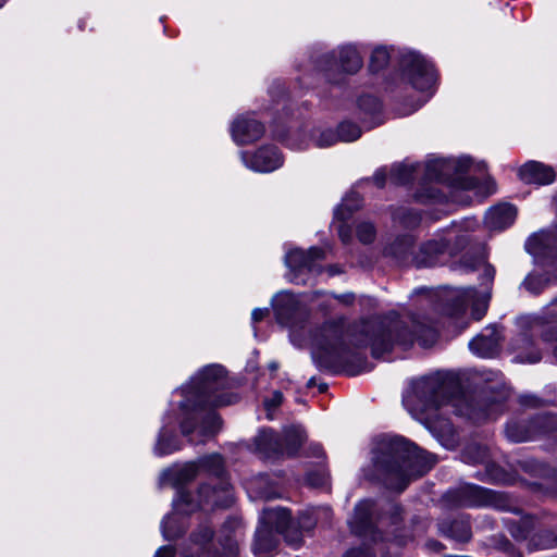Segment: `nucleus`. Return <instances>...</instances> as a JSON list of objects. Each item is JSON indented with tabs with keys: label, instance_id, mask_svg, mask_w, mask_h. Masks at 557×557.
I'll return each mask as SVG.
<instances>
[{
	"label": "nucleus",
	"instance_id": "f257e3e1",
	"mask_svg": "<svg viewBox=\"0 0 557 557\" xmlns=\"http://www.w3.org/2000/svg\"><path fill=\"white\" fill-rule=\"evenodd\" d=\"M404 404L410 411L425 414L429 428L443 436H451L454 428L448 419L440 417V410L443 414L467 417L474 423L495 419L502 413L500 404L469 399L454 375L440 372L413 381L411 393L404 397Z\"/></svg>",
	"mask_w": 557,
	"mask_h": 557
},
{
	"label": "nucleus",
	"instance_id": "f03ea898",
	"mask_svg": "<svg viewBox=\"0 0 557 557\" xmlns=\"http://www.w3.org/2000/svg\"><path fill=\"white\" fill-rule=\"evenodd\" d=\"M226 385L224 368L220 364H210L193 377L188 386L182 388V434L189 436L200 421L198 428L202 438L197 442L190 438L191 443H203L206 437L220 431L221 419L211 408L227 406L237 400L235 394L223 392Z\"/></svg>",
	"mask_w": 557,
	"mask_h": 557
},
{
	"label": "nucleus",
	"instance_id": "7ed1b4c3",
	"mask_svg": "<svg viewBox=\"0 0 557 557\" xmlns=\"http://www.w3.org/2000/svg\"><path fill=\"white\" fill-rule=\"evenodd\" d=\"M377 480L388 488L403 492L409 481L429 472L436 463L432 454L404 437H385L373 458Z\"/></svg>",
	"mask_w": 557,
	"mask_h": 557
},
{
	"label": "nucleus",
	"instance_id": "20e7f679",
	"mask_svg": "<svg viewBox=\"0 0 557 557\" xmlns=\"http://www.w3.org/2000/svg\"><path fill=\"white\" fill-rule=\"evenodd\" d=\"M360 333L364 338L357 346H371L374 358L391 351L394 345L408 348L418 342L422 347H429L437 337L436 330L432 325L411 319L409 326L396 314L364 322Z\"/></svg>",
	"mask_w": 557,
	"mask_h": 557
},
{
	"label": "nucleus",
	"instance_id": "39448f33",
	"mask_svg": "<svg viewBox=\"0 0 557 557\" xmlns=\"http://www.w3.org/2000/svg\"><path fill=\"white\" fill-rule=\"evenodd\" d=\"M320 368L331 369L348 359L351 349L344 339V327L338 323H325L310 332L305 342Z\"/></svg>",
	"mask_w": 557,
	"mask_h": 557
},
{
	"label": "nucleus",
	"instance_id": "423d86ee",
	"mask_svg": "<svg viewBox=\"0 0 557 557\" xmlns=\"http://www.w3.org/2000/svg\"><path fill=\"white\" fill-rule=\"evenodd\" d=\"M199 470L208 472L218 484H203L199 488L200 502L206 505L227 507L233 502L231 484L224 476V463L220 455L213 454L198 460Z\"/></svg>",
	"mask_w": 557,
	"mask_h": 557
},
{
	"label": "nucleus",
	"instance_id": "0eeeda50",
	"mask_svg": "<svg viewBox=\"0 0 557 557\" xmlns=\"http://www.w3.org/2000/svg\"><path fill=\"white\" fill-rule=\"evenodd\" d=\"M362 66V58L355 46L346 45L338 50V60L335 52L323 54L318 61V69L323 77L332 83L342 82L341 67L346 73H356Z\"/></svg>",
	"mask_w": 557,
	"mask_h": 557
},
{
	"label": "nucleus",
	"instance_id": "6e6552de",
	"mask_svg": "<svg viewBox=\"0 0 557 557\" xmlns=\"http://www.w3.org/2000/svg\"><path fill=\"white\" fill-rule=\"evenodd\" d=\"M325 258L324 250L319 247H311L307 251L294 248L285 256V265L289 269L288 280L295 284H307L308 277L305 274L319 273V261Z\"/></svg>",
	"mask_w": 557,
	"mask_h": 557
},
{
	"label": "nucleus",
	"instance_id": "1a4fd4ad",
	"mask_svg": "<svg viewBox=\"0 0 557 557\" xmlns=\"http://www.w3.org/2000/svg\"><path fill=\"white\" fill-rule=\"evenodd\" d=\"M400 67L405 78L411 86L420 91H429L433 88L436 74L433 65L420 54L409 51L401 54Z\"/></svg>",
	"mask_w": 557,
	"mask_h": 557
},
{
	"label": "nucleus",
	"instance_id": "9d476101",
	"mask_svg": "<svg viewBox=\"0 0 557 557\" xmlns=\"http://www.w3.org/2000/svg\"><path fill=\"white\" fill-rule=\"evenodd\" d=\"M458 502L465 507H493L503 511H512L513 506L506 494L478 485H466L458 490Z\"/></svg>",
	"mask_w": 557,
	"mask_h": 557
},
{
	"label": "nucleus",
	"instance_id": "9b49d317",
	"mask_svg": "<svg viewBox=\"0 0 557 557\" xmlns=\"http://www.w3.org/2000/svg\"><path fill=\"white\" fill-rule=\"evenodd\" d=\"M553 431H557V414L539 416L530 422L512 421L505 429L507 438L513 443L531 441L540 433Z\"/></svg>",
	"mask_w": 557,
	"mask_h": 557
},
{
	"label": "nucleus",
	"instance_id": "f8f14e48",
	"mask_svg": "<svg viewBox=\"0 0 557 557\" xmlns=\"http://www.w3.org/2000/svg\"><path fill=\"white\" fill-rule=\"evenodd\" d=\"M471 159L469 157L434 158L429 159L424 165V178L428 181H450L469 171Z\"/></svg>",
	"mask_w": 557,
	"mask_h": 557
},
{
	"label": "nucleus",
	"instance_id": "ddd939ff",
	"mask_svg": "<svg viewBox=\"0 0 557 557\" xmlns=\"http://www.w3.org/2000/svg\"><path fill=\"white\" fill-rule=\"evenodd\" d=\"M273 308L278 323L290 327V337L296 343V326L305 315L306 311L296 298L288 292L278 293L273 299Z\"/></svg>",
	"mask_w": 557,
	"mask_h": 557
},
{
	"label": "nucleus",
	"instance_id": "4468645a",
	"mask_svg": "<svg viewBox=\"0 0 557 557\" xmlns=\"http://www.w3.org/2000/svg\"><path fill=\"white\" fill-rule=\"evenodd\" d=\"M261 523L271 528L274 532L284 536L285 541L293 545L300 544V532L294 529V520L286 508H267L262 512Z\"/></svg>",
	"mask_w": 557,
	"mask_h": 557
},
{
	"label": "nucleus",
	"instance_id": "2eb2a0df",
	"mask_svg": "<svg viewBox=\"0 0 557 557\" xmlns=\"http://www.w3.org/2000/svg\"><path fill=\"white\" fill-rule=\"evenodd\" d=\"M376 505L373 500L364 499L355 507L354 516L350 520L352 532L360 536L370 537L372 541L383 540L382 535L375 529Z\"/></svg>",
	"mask_w": 557,
	"mask_h": 557
},
{
	"label": "nucleus",
	"instance_id": "dca6fc26",
	"mask_svg": "<svg viewBox=\"0 0 557 557\" xmlns=\"http://www.w3.org/2000/svg\"><path fill=\"white\" fill-rule=\"evenodd\" d=\"M245 165L256 172H271L283 163L281 153L275 146H264L253 153L242 152Z\"/></svg>",
	"mask_w": 557,
	"mask_h": 557
},
{
	"label": "nucleus",
	"instance_id": "f3484780",
	"mask_svg": "<svg viewBox=\"0 0 557 557\" xmlns=\"http://www.w3.org/2000/svg\"><path fill=\"white\" fill-rule=\"evenodd\" d=\"M474 222L451 223L442 230L440 236L446 244V252L455 255L470 243V232L474 230Z\"/></svg>",
	"mask_w": 557,
	"mask_h": 557
},
{
	"label": "nucleus",
	"instance_id": "a211bd4d",
	"mask_svg": "<svg viewBox=\"0 0 557 557\" xmlns=\"http://www.w3.org/2000/svg\"><path fill=\"white\" fill-rule=\"evenodd\" d=\"M502 339L503 334L499 326L491 324L469 343V348L480 357H493L497 352Z\"/></svg>",
	"mask_w": 557,
	"mask_h": 557
},
{
	"label": "nucleus",
	"instance_id": "6ab92c4d",
	"mask_svg": "<svg viewBox=\"0 0 557 557\" xmlns=\"http://www.w3.org/2000/svg\"><path fill=\"white\" fill-rule=\"evenodd\" d=\"M445 253L446 244L442 240L440 233H436L433 238L421 244L416 251L413 265L417 268L434 267Z\"/></svg>",
	"mask_w": 557,
	"mask_h": 557
},
{
	"label": "nucleus",
	"instance_id": "aec40b11",
	"mask_svg": "<svg viewBox=\"0 0 557 557\" xmlns=\"http://www.w3.org/2000/svg\"><path fill=\"white\" fill-rule=\"evenodd\" d=\"M232 137L238 145L251 144L264 133L263 125L255 119L240 116L232 125Z\"/></svg>",
	"mask_w": 557,
	"mask_h": 557
},
{
	"label": "nucleus",
	"instance_id": "412c9836",
	"mask_svg": "<svg viewBox=\"0 0 557 557\" xmlns=\"http://www.w3.org/2000/svg\"><path fill=\"white\" fill-rule=\"evenodd\" d=\"M414 238L411 235H401L387 244L384 255L393 258L401 265H413L416 250L413 249Z\"/></svg>",
	"mask_w": 557,
	"mask_h": 557
},
{
	"label": "nucleus",
	"instance_id": "4be33fe9",
	"mask_svg": "<svg viewBox=\"0 0 557 557\" xmlns=\"http://www.w3.org/2000/svg\"><path fill=\"white\" fill-rule=\"evenodd\" d=\"M518 175L524 183L536 185L550 184L554 182L556 176L553 168L537 161H529L523 164L519 169Z\"/></svg>",
	"mask_w": 557,
	"mask_h": 557
},
{
	"label": "nucleus",
	"instance_id": "5701e85b",
	"mask_svg": "<svg viewBox=\"0 0 557 557\" xmlns=\"http://www.w3.org/2000/svg\"><path fill=\"white\" fill-rule=\"evenodd\" d=\"M181 441L174 434L173 421L170 416H166L164 419V424L159 432L156 445L153 447V453L154 455L161 457L170 455L181 449Z\"/></svg>",
	"mask_w": 557,
	"mask_h": 557
},
{
	"label": "nucleus",
	"instance_id": "b1692460",
	"mask_svg": "<svg viewBox=\"0 0 557 557\" xmlns=\"http://www.w3.org/2000/svg\"><path fill=\"white\" fill-rule=\"evenodd\" d=\"M517 216V209L508 203L491 208L485 214V224L492 231H502L510 226Z\"/></svg>",
	"mask_w": 557,
	"mask_h": 557
},
{
	"label": "nucleus",
	"instance_id": "393cba45",
	"mask_svg": "<svg viewBox=\"0 0 557 557\" xmlns=\"http://www.w3.org/2000/svg\"><path fill=\"white\" fill-rule=\"evenodd\" d=\"M440 533L456 542H468L471 539V527L467 517L444 519L438 522Z\"/></svg>",
	"mask_w": 557,
	"mask_h": 557
},
{
	"label": "nucleus",
	"instance_id": "a878e982",
	"mask_svg": "<svg viewBox=\"0 0 557 557\" xmlns=\"http://www.w3.org/2000/svg\"><path fill=\"white\" fill-rule=\"evenodd\" d=\"M255 444L265 458L284 455L282 437L271 429L260 431L255 438Z\"/></svg>",
	"mask_w": 557,
	"mask_h": 557
},
{
	"label": "nucleus",
	"instance_id": "bb28decb",
	"mask_svg": "<svg viewBox=\"0 0 557 557\" xmlns=\"http://www.w3.org/2000/svg\"><path fill=\"white\" fill-rule=\"evenodd\" d=\"M277 545L276 532L260 523L256 531L253 552L257 557H269Z\"/></svg>",
	"mask_w": 557,
	"mask_h": 557
},
{
	"label": "nucleus",
	"instance_id": "cd10ccee",
	"mask_svg": "<svg viewBox=\"0 0 557 557\" xmlns=\"http://www.w3.org/2000/svg\"><path fill=\"white\" fill-rule=\"evenodd\" d=\"M199 463L188 462L178 468L168 469L163 472V476L173 482L174 485H183L193 481L199 472Z\"/></svg>",
	"mask_w": 557,
	"mask_h": 557
},
{
	"label": "nucleus",
	"instance_id": "c85d7f7f",
	"mask_svg": "<svg viewBox=\"0 0 557 557\" xmlns=\"http://www.w3.org/2000/svg\"><path fill=\"white\" fill-rule=\"evenodd\" d=\"M508 532L517 541H524L535 527V521L530 516L520 517L518 519H507L505 521Z\"/></svg>",
	"mask_w": 557,
	"mask_h": 557
},
{
	"label": "nucleus",
	"instance_id": "c756f323",
	"mask_svg": "<svg viewBox=\"0 0 557 557\" xmlns=\"http://www.w3.org/2000/svg\"><path fill=\"white\" fill-rule=\"evenodd\" d=\"M281 437L284 445V454L294 455L305 442L307 435L300 425H292L284 429V435Z\"/></svg>",
	"mask_w": 557,
	"mask_h": 557
},
{
	"label": "nucleus",
	"instance_id": "7c9ffc66",
	"mask_svg": "<svg viewBox=\"0 0 557 557\" xmlns=\"http://www.w3.org/2000/svg\"><path fill=\"white\" fill-rule=\"evenodd\" d=\"M321 515H329V509L310 508L301 511L297 518V522L294 521V529L298 530L301 536L302 532H309L315 527Z\"/></svg>",
	"mask_w": 557,
	"mask_h": 557
},
{
	"label": "nucleus",
	"instance_id": "2f4dec72",
	"mask_svg": "<svg viewBox=\"0 0 557 557\" xmlns=\"http://www.w3.org/2000/svg\"><path fill=\"white\" fill-rule=\"evenodd\" d=\"M515 349L520 350L515 357L519 362L535 363L541 360L540 350L533 348L532 341L527 335L516 341Z\"/></svg>",
	"mask_w": 557,
	"mask_h": 557
},
{
	"label": "nucleus",
	"instance_id": "473e14b6",
	"mask_svg": "<svg viewBox=\"0 0 557 557\" xmlns=\"http://www.w3.org/2000/svg\"><path fill=\"white\" fill-rule=\"evenodd\" d=\"M422 170L421 164L399 163L393 165L389 178L397 185H404L414 178V174Z\"/></svg>",
	"mask_w": 557,
	"mask_h": 557
},
{
	"label": "nucleus",
	"instance_id": "72a5a7b5",
	"mask_svg": "<svg viewBox=\"0 0 557 557\" xmlns=\"http://www.w3.org/2000/svg\"><path fill=\"white\" fill-rule=\"evenodd\" d=\"M362 205V198L357 191L349 193L343 202L335 210V218L339 221H347L354 211L358 210Z\"/></svg>",
	"mask_w": 557,
	"mask_h": 557
},
{
	"label": "nucleus",
	"instance_id": "f704fd0d",
	"mask_svg": "<svg viewBox=\"0 0 557 557\" xmlns=\"http://www.w3.org/2000/svg\"><path fill=\"white\" fill-rule=\"evenodd\" d=\"M460 184L463 189L475 190L478 195L484 197L494 194L496 189L495 182L491 177H487L482 183L479 182V180L476 178L468 177L463 180Z\"/></svg>",
	"mask_w": 557,
	"mask_h": 557
},
{
	"label": "nucleus",
	"instance_id": "c9c22d12",
	"mask_svg": "<svg viewBox=\"0 0 557 557\" xmlns=\"http://www.w3.org/2000/svg\"><path fill=\"white\" fill-rule=\"evenodd\" d=\"M393 220L404 227L413 228L420 224L421 215L414 210L398 208L393 212Z\"/></svg>",
	"mask_w": 557,
	"mask_h": 557
},
{
	"label": "nucleus",
	"instance_id": "e433bc0d",
	"mask_svg": "<svg viewBox=\"0 0 557 557\" xmlns=\"http://www.w3.org/2000/svg\"><path fill=\"white\" fill-rule=\"evenodd\" d=\"M463 458L468 462L485 463L488 459V453L484 446L476 444L469 445L463 453Z\"/></svg>",
	"mask_w": 557,
	"mask_h": 557
},
{
	"label": "nucleus",
	"instance_id": "4c0bfd02",
	"mask_svg": "<svg viewBox=\"0 0 557 557\" xmlns=\"http://www.w3.org/2000/svg\"><path fill=\"white\" fill-rule=\"evenodd\" d=\"M337 136L341 141H354L361 136V129L357 124L343 122L337 127Z\"/></svg>",
	"mask_w": 557,
	"mask_h": 557
},
{
	"label": "nucleus",
	"instance_id": "58836bf2",
	"mask_svg": "<svg viewBox=\"0 0 557 557\" xmlns=\"http://www.w3.org/2000/svg\"><path fill=\"white\" fill-rule=\"evenodd\" d=\"M557 544L556 535L550 531H542L531 539V545L534 548L548 549Z\"/></svg>",
	"mask_w": 557,
	"mask_h": 557
},
{
	"label": "nucleus",
	"instance_id": "ea45409f",
	"mask_svg": "<svg viewBox=\"0 0 557 557\" xmlns=\"http://www.w3.org/2000/svg\"><path fill=\"white\" fill-rule=\"evenodd\" d=\"M389 61V52L385 47H376L373 49L370 59V70L377 72L385 67Z\"/></svg>",
	"mask_w": 557,
	"mask_h": 557
},
{
	"label": "nucleus",
	"instance_id": "a19ab883",
	"mask_svg": "<svg viewBox=\"0 0 557 557\" xmlns=\"http://www.w3.org/2000/svg\"><path fill=\"white\" fill-rule=\"evenodd\" d=\"M173 506L176 511L187 515L193 512L198 505L191 503V495L188 492L181 491L178 497L173 502Z\"/></svg>",
	"mask_w": 557,
	"mask_h": 557
},
{
	"label": "nucleus",
	"instance_id": "79ce46f5",
	"mask_svg": "<svg viewBox=\"0 0 557 557\" xmlns=\"http://www.w3.org/2000/svg\"><path fill=\"white\" fill-rule=\"evenodd\" d=\"M358 239L363 244H370L375 239L376 231L371 222H360L357 225Z\"/></svg>",
	"mask_w": 557,
	"mask_h": 557
},
{
	"label": "nucleus",
	"instance_id": "37998d69",
	"mask_svg": "<svg viewBox=\"0 0 557 557\" xmlns=\"http://www.w3.org/2000/svg\"><path fill=\"white\" fill-rule=\"evenodd\" d=\"M330 475L326 470L311 471L307 474L309 485L313 487H324L329 484Z\"/></svg>",
	"mask_w": 557,
	"mask_h": 557
},
{
	"label": "nucleus",
	"instance_id": "c03bdc74",
	"mask_svg": "<svg viewBox=\"0 0 557 557\" xmlns=\"http://www.w3.org/2000/svg\"><path fill=\"white\" fill-rule=\"evenodd\" d=\"M313 140L318 147H329L334 145L338 139L337 132L331 129L320 132L319 136H313Z\"/></svg>",
	"mask_w": 557,
	"mask_h": 557
},
{
	"label": "nucleus",
	"instance_id": "a18cd8bd",
	"mask_svg": "<svg viewBox=\"0 0 557 557\" xmlns=\"http://www.w3.org/2000/svg\"><path fill=\"white\" fill-rule=\"evenodd\" d=\"M522 285L528 289L529 292L533 294H539L543 288V280L539 275H528Z\"/></svg>",
	"mask_w": 557,
	"mask_h": 557
},
{
	"label": "nucleus",
	"instance_id": "49530a36",
	"mask_svg": "<svg viewBox=\"0 0 557 557\" xmlns=\"http://www.w3.org/2000/svg\"><path fill=\"white\" fill-rule=\"evenodd\" d=\"M172 520L173 518L171 516H166L161 523L162 533L166 540H171L176 536V533L172 531L171 528Z\"/></svg>",
	"mask_w": 557,
	"mask_h": 557
},
{
	"label": "nucleus",
	"instance_id": "de8ad7c7",
	"mask_svg": "<svg viewBox=\"0 0 557 557\" xmlns=\"http://www.w3.org/2000/svg\"><path fill=\"white\" fill-rule=\"evenodd\" d=\"M344 557H375L374 553L368 547L352 548Z\"/></svg>",
	"mask_w": 557,
	"mask_h": 557
},
{
	"label": "nucleus",
	"instance_id": "09e8293b",
	"mask_svg": "<svg viewBox=\"0 0 557 557\" xmlns=\"http://www.w3.org/2000/svg\"><path fill=\"white\" fill-rule=\"evenodd\" d=\"M282 400H283L282 393L276 391L273 393V395L270 399L264 400V406L267 407L268 410H271V409H274L277 406H280Z\"/></svg>",
	"mask_w": 557,
	"mask_h": 557
},
{
	"label": "nucleus",
	"instance_id": "8fccbe9b",
	"mask_svg": "<svg viewBox=\"0 0 557 557\" xmlns=\"http://www.w3.org/2000/svg\"><path fill=\"white\" fill-rule=\"evenodd\" d=\"M359 106L361 108H363L366 106H370L373 109V111H380L379 101L374 97H371V96L361 97L359 99Z\"/></svg>",
	"mask_w": 557,
	"mask_h": 557
},
{
	"label": "nucleus",
	"instance_id": "3c124183",
	"mask_svg": "<svg viewBox=\"0 0 557 557\" xmlns=\"http://www.w3.org/2000/svg\"><path fill=\"white\" fill-rule=\"evenodd\" d=\"M386 178H387V174L386 172L381 169V170H377L373 177H372V181L373 183L377 186V187H383L385 185V182H386Z\"/></svg>",
	"mask_w": 557,
	"mask_h": 557
},
{
	"label": "nucleus",
	"instance_id": "603ef678",
	"mask_svg": "<svg viewBox=\"0 0 557 557\" xmlns=\"http://www.w3.org/2000/svg\"><path fill=\"white\" fill-rule=\"evenodd\" d=\"M236 552H237L236 542L231 536H227L226 541H225L224 553L227 555H235Z\"/></svg>",
	"mask_w": 557,
	"mask_h": 557
},
{
	"label": "nucleus",
	"instance_id": "864d4df0",
	"mask_svg": "<svg viewBox=\"0 0 557 557\" xmlns=\"http://www.w3.org/2000/svg\"><path fill=\"white\" fill-rule=\"evenodd\" d=\"M546 314L549 322H557V298L547 307Z\"/></svg>",
	"mask_w": 557,
	"mask_h": 557
},
{
	"label": "nucleus",
	"instance_id": "5fc2aeb1",
	"mask_svg": "<svg viewBox=\"0 0 557 557\" xmlns=\"http://www.w3.org/2000/svg\"><path fill=\"white\" fill-rule=\"evenodd\" d=\"M174 547L171 545H166L159 548L154 557H174Z\"/></svg>",
	"mask_w": 557,
	"mask_h": 557
},
{
	"label": "nucleus",
	"instance_id": "6e6d98bb",
	"mask_svg": "<svg viewBox=\"0 0 557 557\" xmlns=\"http://www.w3.org/2000/svg\"><path fill=\"white\" fill-rule=\"evenodd\" d=\"M486 309H487L486 302L482 304V308H480L479 306H475L472 310V317L474 318V320H476V321L481 320L483 318V315L485 314Z\"/></svg>",
	"mask_w": 557,
	"mask_h": 557
},
{
	"label": "nucleus",
	"instance_id": "4d7b16f0",
	"mask_svg": "<svg viewBox=\"0 0 557 557\" xmlns=\"http://www.w3.org/2000/svg\"><path fill=\"white\" fill-rule=\"evenodd\" d=\"M268 314V309L256 308L251 313V319L253 322H259L264 319Z\"/></svg>",
	"mask_w": 557,
	"mask_h": 557
},
{
	"label": "nucleus",
	"instance_id": "13d9d810",
	"mask_svg": "<svg viewBox=\"0 0 557 557\" xmlns=\"http://www.w3.org/2000/svg\"><path fill=\"white\" fill-rule=\"evenodd\" d=\"M335 298L341 301L342 304L344 305H351L355 300V295L354 294H343V295H338V296H335Z\"/></svg>",
	"mask_w": 557,
	"mask_h": 557
},
{
	"label": "nucleus",
	"instance_id": "bf43d9fd",
	"mask_svg": "<svg viewBox=\"0 0 557 557\" xmlns=\"http://www.w3.org/2000/svg\"><path fill=\"white\" fill-rule=\"evenodd\" d=\"M503 549L508 552L510 554V557H522V555L519 552H516L513 549L512 545L508 541H505Z\"/></svg>",
	"mask_w": 557,
	"mask_h": 557
},
{
	"label": "nucleus",
	"instance_id": "052dcab7",
	"mask_svg": "<svg viewBox=\"0 0 557 557\" xmlns=\"http://www.w3.org/2000/svg\"><path fill=\"white\" fill-rule=\"evenodd\" d=\"M484 275L487 280H493L495 275L494 268L490 264H484Z\"/></svg>",
	"mask_w": 557,
	"mask_h": 557
},
{
	"label": "nucleus",
	"instance_id": "680f3d73",
	"mask_svg": "<svg viewBox=\"0 0 557 557\" xmlns=\"http://www.w3.org/2000/svg\"><path fill=\"white\" fill-rule=\"evenodd\" d=\"M520 401L522 405L537 406V400L534 397L522 396Z\"/></svg>",
	"mask_w": 557,
	"mask_h": 557
},
{
	"label": "nucleus",
	"instance_id": "e2e57ef3",
	"mask_svg": "<svg viewBox=\"0 0 557 557\" xmlns=\"http://www.w3.org/2000/svg\"><path fill=\"white\" fill-rule=\"evenodd\" d=\"M212 536H213V532L210 529L206 528L202 532L200 543L209 542L212 539Z\"/></svg>",
	"mask_w": 557,
	"mask_h": 557
},
{
	"label": "nucleus",
	"instance_id": "0e129e2a",
	"mask_svg": "<svg viewBox=\"0 0 557 557\" xmlns=\"http://www.w3.org/2000/svg\"><path fill=\"white\" fill-rule=\"evenodd\" d=\"M338 234L343 242H347L349 239V232L345 230L344 225L339 226Z\"/></svg>",
	"mask_w": 557,
	"mask_h": 557
},
{
	"label": "nucleus",
	"instance_id": "69168bd1",
	"mask_svg": "<svg viewBox=\"0 0 557 557\" xmlns=\"http://www.w3.org/2000/svg\"><path fill=\"white\" fill-rule=\"evenodd\" d=\"M391 507L395 510V512L392 517V521H393V523H396L398 521V508L394 505H391Z\"/></svg>",
	"mask_w": 557,
	"mask_h": 557
},
{
	"label": "nucleus",
	"instance_id": "338daca9",
	"mask_svg": "<svg viewBox=\"0 0 557 557\" xmlns=\"http://www.w3.org/2000/svg\"><path fill=\"white\" fill-rule=\"evenodd\" d=\"M277 363L276 362H272L269 364V369L272 370V371H275L277 369Z\"/></svg>",
	"mask_w": 557,
	"mask_h": 557
},
{
	"label": "nucleus",
	"instance_id": "774afa93",
	"mask_svg": "<svg viewBox=\"0 0 557 557\" xmlns=\"http://www.w3.org/2000/svg\"><path fill=\"white\" fill-rule=\"evenodd\" d=\"M429 199H437V195L432 190L431 194L426 197Z\"/></svg>",
	"mask_w": 557,
	"mask_h": 557
}]
</instances>
